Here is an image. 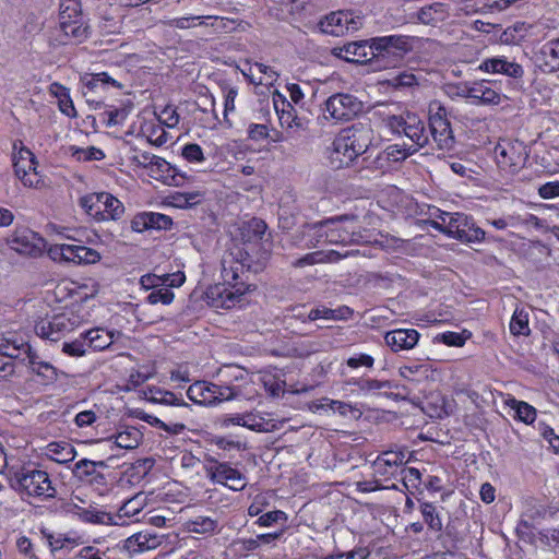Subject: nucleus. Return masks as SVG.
Instances as JSON below:
<instances>
[{
  "label": "nucleus",
  "instance_id": "1",
  "mask_svg": "<svg viewBox=\"0 0 559 559\" xmlns=\"http://www.w3.org/2000/svg\"><path fill=\"white\" fill-rule=\"evenodd\" d=\"M250 265L243 261H235L233 254L225 255L222 260V276L224 284L212 287L207 297L213 298V306L230 309L241 301V297L255 288L248 284V271Z\"/></svg>",
  "mask_w": 559,
  "mask_h": 559
},
{
  "label": "nucleus",
  "instance_id": "2",
  "mask_svg": "<svg viewBox=\"0 0 559 559\" xmlns=\"http://www.w3.org/2000/svg\"><path fill=\"white\" fill-rule=\"evenodd\" d=\"M9 481L11 488L23 499L27 497L44 501L55 498L57 493L48 473L41 469L27 467L10 468Z\"/></svg>",
  "mask_w": 559,
  "mask_h": 559
},
{
  "label": "nucleus",
  "instance_id": "3",
  "mask_svg": "<svg viewBox=\"0 0 559 559\" xmlns=\"http://www.w3.org/2000/svg\"><path fill=\"white\" fill-rule=\"evenodd\" d=\"M413 49L411 38L405 35H389L371 38L370 66L374 70L396 68Z\"/></svg>",
  "mask_w": 559,
  "mask_h": 559
},
{
  "label": "nucleus",
  "instance_id": "4",
  "mask_svg": "<svg viewBox=\"0 0 559 559\" xmlns=\"http://www.w3.org/2000/svg\"><path fill=\"white\" fill-rule=\"evenodd\" d=\"M385 126L395 134L407 136L417 150L429 144V135L426 132L425 122L413 112L390 115L385 118Z\"/></svg>",
  "mask_w": 559,
  "mask_h": 559
},
{
  "label": "nucleus",
  "instance_id": "5",
  "mask_svg": "<svg viewBox=\"0 0 559 559\" xmlns=\"http://www.w3.org/2000/svg\"><path fill=\"white\" fill-rule=\"evenodd\" d=\"M79 324V316L72 312H62L38 320L34 329L39 337L57 342L67 333L73 331Z\"/></svg>",
  "mask_w": 559,
  "mask_h": 559
},
{
  "label": "nucleus",
  "instance_id": "6",
  "mask_svg": "<svg viewBox=\"0 0 559 559\" xmlns=\"http://www.w3.org/2000/svg\"><path fill=\"white\" fill-rule=\"evenodd\" d=\"M497 164L500 168L516 174L528 158L524 142L519 140H502L495 147Z\"/></svg>",
  "mask_w": 559,
  "mask_h": 559
},
{
  "label": "nucleus",
  "instance_id": "7",
  "mask_svg": "<svg viewBox=\"0 0 559 559\" xmlns=\"http://www.w3.org/2000/svg\"><path fill=\"white\" fill-rule=\"evenodd\" d=\"M325 240L329 243H352L358 237V217L353 214L333 216L324 219Z\"/></svg>",
  "mask_w": 559,
  "mask_h": 559
},
{
  "label": "nucleus",
  "instance_id": "8",
  "mask_svg": "<svg viewBox=\"0 0 559 559\" xmlns=\"http://www.w3.org/2000/svg\"><path fill=\"white\" fill-rule=\"evenodd\" d=\"M362 103L354 95L336 93L324 103V110L336 122L349 121L362 111Z\"/></svg>",
  "mask_w": 559,
  "mask_h": 559
},
{
  "label": "nucleus",
  "instance_id": "9",
  "mask_svg": "<svg viewBox=\"0 0 559 559\" xmlns=\"http://www.w3.org/2000/svg\"><path fill=\"white\" fill-rule=\"evenodd\" d=\"M372 141V129L364 123L353 124L337 135L340 147H349L352 156L365 154ZM346 151V148H344Z\"/></svg>",
  "mask_w": 559,
  "mask_h": 559
},
{
  "label": "nucleus",
  "instance_id": "10",
  "mask_svg": "<svg viewBox=\"0 0 559 559\" xmlns=\"http://www.w3.org/2000/svg\"><path fill=\"white\" fill-rule=\"evenodd\" d=\"M485 230L478 227L473 217L464 213H454L449 221V237L465 243L480 242Z\"/></svg>",
  "mask_w": 559,
  "mask_h": 559
},
{
  "label": "nucleus",
  "instance_id": "11",
  "mask_svg": "<svg viewBox=\"0 0 559 559\" xmlns=\"http://www.w3.org/2000/svg\"><path fill=\"white\" fill-rule=\"evenodd\" d=\"M429 132L439 150L451 151L454 147L455 139L451 123L448 120L445 108L441 105L429 117Z\"/></svg>",
  "mask_w": 559,
  "mask_h": 559
},
{
  "label": "nucleus",
  "instance_id": "12",
  "mask_svg": "<svg viewBox=\"0 0 559 559\" xmlns=\"http://www.w3.org/2000/svg\"><path fill=\"white\" fill-rule=\"evenodd\" d=\"M205 472L212 481L225 485L234 491H240L247 485L246 477L228 463H221L210 459L209 464L205 466Z\"/></svg>",
  "mask_w": 559,
  "mask_h": 559
},
{
  "label": "nucleus",
  "instance_id": "13",
  "mask_svg": "<svg viewBox=\"0 0 559 559\" xmlns=\"http://www.w3.org/2000/svg\"><path fill=\"white\" fill-rule=\"evenodd\" d=\"M163 23L169 27L178 29H189L195 26H210L214 32H217L225 27L224 19L215 15H188L163 21Z\"/></svg>",
  "mask_w": 559,
  "mask_h": 559
},
{
  "label": "nucleus",
  "instance_id": "14",
  "mask_svg": "<svg viewBox=\"0 0 559 559\" xmlns=\"http://www.w3.org/2000/svg\"><path fill=\"white\" fill-rule=\"evenodd\" d=\"M420 334L415 329H396L385 333L384 342L393 353L413 349L419 341Z\"/></svg>",
  "mask_w": 559,
  "mask_h": 559
},
{
  "label": "nucleus",
  "instance_id": "15",
  "mask_svg": "<svg viewBox=\"0 0 559 559\" xmlns=\"http://www.w3.org/2000/svg\"><path fill=\"white\" fill-rule=\"evenodd\" d=\"M171 225L173 219L170 216L154 212L139 213L131 221V228L136 233H142L148 229L168 230Z\"/></svg>",
  "mask_w": 559,
  "mask_h": 559
},
{
  "label": "nucleus",
  "instance_id": "16",
  "mask_svg": "<svg viewBox=\"0 0 559 559\" xmlns=\"http://www.w3.org/2000/svg\"><path fill=\"white\" fill-rule=\"evenodd\" d=\"M535 60L545 73L559 71V38L545 43L535 53Z\"/></svg>",
  "mask_w": 559,
  "mask_h": 559
},
{
  "label": "nucleus",
  "instance_id": "17",
  "mask_svg": "<svg viewBox=\"0 0 559 559\" xmlns=\"http://www.w3.org/2000/svg\"><path fill=\"white\" fill-rule=\"evenodd\" d=\"M73 476L81 483L92 486L104 487L106 485V477L103 473L95 468L92 460L82 459L74 464L72 469Z\"/></svg>",
  "mask_w": 559,
  "mask_h": 559
},
{
  "label": "nucleus",
  "instance_id": "18",
  "mask_svg": "<svg viewBox=\"0 0 559 559\" xmlns=\"http://www.w3.org/2000/svg\"><path fill=\"white\" fill-rule=\"evenodd\" d=\"M59 28L63 36V38H61L63 44L69 40L82 43L90 36V26L84 17L70 19V21L59 19Z\"/></svg>",
  "mask_w": 559,
  "mask_h": 559
},
{
  "label": "nucleus",
  "instance_id": "19",
  "mask_svg": "<svg viewBox=\"0 0 559 559\" xmlns=\"http://www.w3.org/2000/svg\"><path fill=\"white\" fill-rule=\"evenodd\" d=\"M151 176L156 179H163L168 185L181 186L186 179L183 174L166 162L164 158L156 156L150 168Z\"/></svg>",
  "mask_w": 559,
  "mask_h": 559
},
{
  "label": "nucleus",
  "instance_id": "20",
  "mask_svg": "<svg viewBox=\"0 0 559 559\" xmlns=\"http://www.w3.org/2000/svg\"><path fill=\"white\" fill-rule=\"evenodd\" d=\"M63 261L78 264H92L100 260V254L82 245H71L60 249Z\"/></svg>",
  "mask_w": 559,
  "mask_h": 559
},
{
  "label": "nucleus",
  "instance_id": "21",
  "mask_svg": "<svg viewBox=\"0 0 559 559\" xmlns=\"http://www.w3.org/2000/svg\"><path fill=\"white\" fill-rule=\"evenodd\" d=\"M480 69L491 73H502L513 79H521L524 70L521 64L510 62L506 58H491L486 59Z\"/></svg>",
  "mask_w": 559,
  "mask_h": 559
},
{
  "label": "nucleus",
  "instance_id": "22",
  "mask_svg": "<svg viewBox=\"0 0 559 559\" xmlns=\"http://www.w3.org/2000/svg\"><path fill=\"white\" fill-rule=\"evenodd\" d=\"M370 52L371 38L369 40L347 43L341 48V53H344L342 57L347 61L356 63H370Z\"/></svg>",
  "mask_w": 559,
  "mask_h": 559
},
{
  "label": "nucleus",
  "instance_id": "23",
  "mask_svg": "<svg viewBox=\"0 0 559 559\" xmlns=\"http://www.w3.org/2000/svg\"><path fill=\"white\" fill-rule=\"evenodd\" d=\"M531 29V24L518 21L502 31L499 41L510 46L521 45L530 36Z\"/></svg>",
  "mask_w": 559,
  "mask_h": 559
},
{
  "label": "nucleus",
  "instance_id": "24",
  "mask_svg": "<svg viewBox=\"0 0 559 559\" xmlns=\"http://www.w3.org/2000/svg\"><path fill=\"white\" fill-rule=\"evenodd\" d=\"M26 359L32 371L41 377L45 383H53L58 380L57 369L51 364L39 360L38 355L32 348H27Z\"/></svg>",
  "mask_w": 559,
  "mask_h": 559
},
{
  "label": "nucleus",
  "instance_id": "25",
  "mask_svg": "<svg viewBox=\"0 0 559 559\" xmlns=\"http://www.w3.org/2000/svg\"><path fill=\"white\" fill-rule=\"evenodd\" d=\"M349 17L343 12H332L320 22V28L323 33L338 36L344 29H348Z\"/></svg>",
  "mask_w": 559,
  "mask_h": 559
},
{
  "label": "nucleus",
  "instance_id": "26",
  "mask_svg": "<svg viewBox=\"0 0 559 559\" xmlns=\"http://www.w3.org/2000/svg\"><path fill=\"white\" fill-rule=\"evenodd\" d=\"M473 104L483 105H497L500 103L501 97L499 93L488 86L485 82L475 83L469 91Z\"/></svg>",
  "mask_w": 559,
  "mask_h": 559
},
{
  "label": "nucleus",
  "instance_id": "27",
  "mask_svg": "<svg viewBox=\"0 0 559 559\" xmlns=\"http://www.w3.org/2000/svg\"><path fill=\"white\" fill-rule=\"evenodd\" d=\"M27 348H32L31 345L15 336L0 340V354L13 359H19L22 354H25V358H22V360H25L27 358Z\"/></svg>",
  "mask_w": 559,
  "mask_h": 559
},
{
  "label": "nucleus",
  "instance_id": "28",
  "mask_svg": "<svg viewBox=\"0 0 559 559\" xmlns=\"http://www.w3.org/2000/svg\"><path fill=\"white\" fill-rule=\"evenodd\" d=\"M188 397L197 404L212 405L214 396L212 395V383L205 381H197L191 384L187 391Z\"/></svg>",
  "mask_w": 559,
  "mask_h": 559
},
{
  "label": "nucleus",
  "instance_id": "29",
  "mask_svg": "<svg viewBox=\"0 0 559 559\" xmlns=\"http://www.w3.org/2000/svg\"><path fill=\"white\" fill-rule=\"evenodd\" d=\"M325 233L326 224H324V221L317 223H306L302 225L304 236L309 237V240L307 241L308 248H317L323 243H329L325 240Z\"/></svg>",
  "mask_w": 559,
  "mask_h": 559
},
{
  "label": "nucleus",
  "instance_id": "30",
  "mask_svg": "<svg viewBox=\"0 0 559 559\" xmlns=\"http://www.w3.org/2000/svg\"><path fill=\"white\" fill-rule=\"evenodd\" d=\"M33 238H35V234L31 231L16 233L11 238L10 246L20 253L35 255L39 252V249L32 243Z\"/></svg>",
  "mask_w": 559,
  "mask_h": 559
},
{
  "label": "nucleus",
  "instance_id": "31",
  "mask_svg": "<svg viewBox=\"0 0 559 559\" xmlns=\"http://www.w3.org/2000/svg\"><path fill=\"white\" fill-rule=\"evenodd\" d=\"M114 438V443L117 448L132 450L139 447L143 435L135 427H127L123 431L118 432Z\"/></svg>",
  "mask_w": 559,
  "mask_h": 559
},
{
  "label": "nucleus",
  "instance_id": "32",
  "mask_svg": "<svg viewBox=\"0 0 559 559\" xmlns=\"http://www.w3.org/2000/svg\"><path fill=\"white\" fill-rule=\"evenodd\" d=\"M159 545L158 537L148 533H136L127 539V547L132 551H145Z\"/></svg>",
  "mask_w": 559,
  "mask_h": 559
},
{
  "label": "nucleus",
  "instance_id": "33",
  "mask_svg": "<svg viewBox=\"0 0 559 559\" xmlns=\"http://www.w3.org/2000/svg\"><path fill=\"white\" fill-rule=\"evenodd\" d=\"M333 148L329 155L330 165L335 168H344L348 167L357 157L352 156V152L349 151V147H346V151H344L345 147H340L337 143V136L333 141Z\"/></svg>",
  "mask_w": 559,
  "mask_h": 559
},
{
  "label": "nucleus",
  "instance_id": "34",
  "mask_svg": "<svg viewBox=\"0 0 559 559\" xmlns=\"http://www.w3.org/2000/svg\"><path fill=\"white\" fill-rule=\"evenodd\" d=\"M405 453L403 451H384L382 452L373 465L377 468V472L384 475L386 473V466H400L404 464Z\"/></svg>",
  "mask_w": 559,
  "mask_h": 559
},
{
  "label": "nucleus",
  "instance_id": "35",
  "mask_svg": "<svg viewBox=\"0 0 559 559\" xmlns=\"http://www.w3.org/2000/svg\"><path fill=\"white\" fill-rule=\"evenodd\" d=\"M510 332L514 336H528L531 329L528 325V313L523 308H516L510 321Z\"/></svg>",
  "mask_w": 559,
  "mask_h": 559
},
{
  "label": "nucleus",
  "instance_id": "36",
  "mask_svg": "<svg viewBox=\"0 0 559 559\" xmlns=\"http://www.w3.org/2000/svg\"><path fill=\"white\" fill-rule=\"evenodd\" d=\"M107 192L92 193L84 195L80 199L81 206L93 216L103 215L106 200L100 198L106 195Z\"/></svg>",
  "mask_w": 559,
  "mask_h": 559
},
{
  "label": "nucleus",
  "instance_id": "37",
  "mask_svg": "<svg viewBox=\"0 0 559 559\" xmlns=\"http://www.w3.org/2000/svg\"><path fill=\"white\" fill-rule=\"evenodd\" d=\"M87 347H92L96 350H103L112 343V337L109 332L94 329L90 330L84 334Z\"/></svg>",
  "mask_w": 559,
  "mask_h": 559
},
{
  "label": "nucleus",
  "instance_id": "38",
  "mask_svg": "<svg viewBox=\"0 0 559 559\" xmlns=\"http://www.w3.org/2000/svg\"><path fill=\"white\" fill-rule=\"evenodd\" d=\"M419 509L423 519L425 523L428 525L429 530L432 532L440 533L443 528V524L439 513L436 510V507L430 502H421Z\"/></svg>",
  "mask_w": 559,
  "mask_h": 559
},
{
  "label": "nucleus",
  "instance_id": "39",
  "mask_svg": "<svg viewBox=\"0 0 559 559\" xmlns=\"http://www.w3.org/2000/svg\"><path fill=\"white\" fill-rule=\"evenodd\" d=\"M59 10V19L70 21V19L84 17L81 0H60Z\"/></svg>",
  "mask_w": 559,
  "mask_h": 559
},
{
  "label": "nucleus",
  "instance_id": "40",
  "mask_svg": "<svg viewBox=\"0 0 559 559\" xmlns=\"http://www.w3.org/2000/svg\"><path fill=\"white\" fill-rule=\"evenodd\" d=\"M49 452L55 455L53 460L59 463H67L74 460L76 451L70 443L52 442L48 445Z\"/></svg>",
  "mask_w": 559,
  "mask_h": 559
},
{
  "label": "nucleus",
  "instance_id": "41",
  "mask_svg": "<svg viewBox=\"0 0 559 559\" xmlns=\"http://www.w3.org/2000/svg\"><path fill=\"white\" fill-rule=\"evenodd\" d=\"M108 84L115 86L116 88H122L123 87V85L121 83H119L118 81L112 79L106 72H99V73L91 74V75H88V76H86L84 79V85H85V87L88 91H94V90H96L99 86H105V85H108Z\"/></svg>",
  "mask_w": 559,
  "mask_h": 559
},
{
  "label": "nucleus",
  "instance_id": "42",
  "mask_svg": "<svg viewBox=\"0 0 559 559\" xmlns=\"http://www.w3.org/2000/svg\"><path fill=\"white\" fill-rule=\"evenodd\" d=\"M395 90L413 88L419 85V78L412 72L403 71L388 80Z\"/></svg>",
  "mask_w": 559,
  "mask_h": 559
},
{
  "label": "nucleus",
  "instance_id": "43",
  "mask_svg": "<svg viewBox=\"0 0 559 559\" xmlns=\"http://www.w3.org/2000/svg\"><path fill=\"white\" fill-rule=\"evenodd\" d=\"M217 528V521L209 516H195L188 523V530L191 533L209 534L215 532Z\"/></svg>",
  "mask_w": 559,
  "mask_h": 559
},
{
  "label": "nucleus",
  "instance_id": "44",
  "mask_svg": "<svg viewBox=\"0 0 559 559\" xmlns=\"http://www.w3.org/2000/svg\"><path fill=\"white\" fill-rule=\"evenodd\" d=\"M510 406L515 411V417L525 423L532 424L536 418V409L526 402L511 400Z\"/></svg>",
  "mask_w": 559,
  "mask_h": 559
},
{
  "label": "nucleus",
  "instance_id": "45",
  "mask_svg": "<svg viewBox=\"0 0 559 559\" xmlns=\"http://www.w3.org/2000/svg\"><path fill=\"white\" fill-rule=\"evenodd\" d=\"M399 372L407 381L419 382L428 378L429 368L426 365L403 366Z\"/></svg>",
  "mask_w": 559,
  "mask_h": 559
},
{
  "label": "nucleus",
  "instance_id": "46",
  "mask_svg": "<svg viewBox=\"0 0 559 559\" xmlns=\"http://www.w3.org/2000/svg\"><path fill=\"white\" fill-rule=\"evenodd\" d=\"M217 424L223 428H227L230 425H237L247 427L253 431H265L261 424H249L242 415H223L217 418Z\"/></svg>",
  "mask_w": 559,
  "mask_h": 559
},
{
  "label": "nucleus",
  "instance_id": "47",
  "mask_svg": "<svg viewBox=\"0 0 559 559\" xmlns=\"http://www.w3.org/2000/svg\"><path fill=\"white\" fill-rule=\"evenodd\" d=\"M362 392H378L381 390H391L394 388L389 380L358 379L353 382Z\"/></svg>",
  "mask_w": 559,
  "mask_h": 559
},
{
  "label": "nucleus",
  "instance_id": "48",
  "mask_svg": "<svg viewBox=\"0 0 559 559\" xmlns=\"http://www.w3.org/2000/svg\"><path fill=\"white\" fill-rule=\"evenodd\" d=\"M52 88H58L60 91L59 94V109L62 114H64L68 117H75L76 110L74 108L73 102L69 95L68 88H66L63 85L59 83H53Z\"/></svg>",
  "mask_w": 559,
  "mask_h": 559
},
{
  "label": "nucleus",
  "instance_id": "49",
  "mask_svg": "<svg viewBox=\"0 0 559 559\" xmlns=\"http://www.w3.org/2000/svg\"><path fill=\"white\" fill-rule=\"evenodd\" d=\"M71 155L76 158V160H102L105 158V154L100 148L95 146H90L86 148H81L76 146L70 147Z\"/></svg>",
  "mask_w": 559,
  "mask_h": 559
},
{
  "label": "nucleus",
  "instance_id": "50",
  "mask_svg": "<svg viewBox=\"0 0 559 559\" xmlns=\"http://www.w3.org/2000/svg\"><path fill=\"white\" fill-rule=\"evenodd\" d=\"M416 152V147H406L405 145L393 144L388 146V148L385 150V155L388 160L400 162L404 160L405 158H407L408 156L413 155Z\"/></svg>",
  "mask_w": 559,
  "mask_h": 559
},
{
  "label": "nucleus",
  "instance_id": "51",
  "mask_svg": "<svg viewBox=\"0 0 559 559\" xmlns=\"http://www.w3.org/2000/svg\"><path fill=\"white\" fill-rule=\"evenodd\" d=\"M100 198H105L106 200L104 215L107 214L111 219H119L124 212L123 204L110 193H106V195H102Z\"/></svg>",
  "mask_w": 559,
  "mask_h": 559
},
{
  "label": "nucleus",
  "instance_id": "52",
  "mask_svg": "<svg viewBox=\"0 0 559 559\" xmlns=\"http://www.w3.org/2000/svg\"><path fill=\"white\" fill-rule=\"evenodd\" d=\"M143 509V500L140 499L139 496H134L133 498L127 500L119 509L117 516L119 519L133 518L138 515Z\"/></svg>",
  "mask_w": 559,
  "mask_h": 559
},
{
  "label": "nucleus",
  "instance_id": "53",
  "mask_svg": "<svg viewBox=\"0 0 559 559\" xmlns=\"http://www.w3.org/2000/svg\"><path fill=\"white\" fill-rule=\"evenodd\" d=\"M174 297L175 295L169 288L160 286V288L152 290L147 295L146 300L151 305H156L158 302L169 305L173 302Z\"/></svg>",
  "mask_w": 559,
  "mask_h": 559
},
{
  "label": "nucleus",
  "instance_id": "54",
  "mask_svg": "<svg viewBox=\"0 0 559 559\" xmlns=\"http://www.w3.org/2000/svg\"><path fill=\"white\" fill-rule=\"evenodd\" d=\"M82 340H75L73 342H64L62 345V352L72 357H81L86 353V341L84 334Z\"/></svg>",
  "mask_w": 559,
  "mask_h": 559
},
{
  "label": "nucleus",
  "instance_id": "55",
  "mask_svg": "<svg viewBox=\"0 0 559 559\" xmlns=\"http://www.w3.org/2000/svg\"><path fill=\"white\" fill-rule=\"evenodd\" d=\"M212 395L214 396V404L223 401H230L237 396L235 388L227 385L212 384Z\"/></svg>",
  "mask_w": 559,
  "mask_h": 559
},
{
  "label": "nucleus",
  "instance_id": "56",
  "mask_svg": "<svg viewBox=\"0 0 559 559\" xmlns=\"http://www.w3.org/2000/svg\"><path fill=\"white\" fill-rule=\"evenodd\" d=\"M282 105L284 107H287L288 111H285V108L280 109L275 105L276 111L278 114L280 122H281L282 127H286L287 130H293V122L295 121L294 115H296V110L293 107V105L289 103L283 102Z\"/></svg>",
  "mask_w": 559,
  "mask_h": 559
},
{
  "label": "nucleus",
  "instance_id": "57",
  "mask_svg": "<svg viewBox=\"0 0 559 559\" xmlns=\"http://www.w3.org/2000/svg\"><path fill=\"white\" fill-rule=\"evenodd\" d=\"M266 224L264 221L259 218H252L248 225L247 229L251 236L248 237V240H261L266 231Z\"/></svg>",
  "mask_w": 559,
  "mask_h": 559
},
{
  "label": "nucleus",
  "instance_id": "58",
  "mask_svg": "<svg viewBox=\"0 0 559 559\" xmlns=\"http://www.w3.org/2000/svg\"><path fill=\"white\" fill-rule=\"evenodd\" d=\"M287 515L284 511L274 510L260 515L257 520V524L260 526H271L278 521H286Z\"/></svg>",
  "mask_w": 559,
  "mask_h": 559
},
{
  "label": "nucleus",
  "instance_id": "59",
  "mask_svg": "<svg viewBox=\"0 0 559 559\" xmlns=\"http://www.w3.org/2000/svg\"><path fill=\"white\" fill-rule=\"evenodd\" d=\"M82 516L85 521H88L92 523H100V524L114 523L116 525L118 524V522L112 521V516L109 513L100 512V511H96V510L84 511Z\"/></svg>",
  "mask_w": 559,
  "mask_h": 559
},
{
  "label": "nucleus",
  "instance_id": "60",
  "mask_svg": "<svg viewBox=\"0 0 559 559\" xmlns=\"http://www.w3.org/2000/svg\"><path fill=\"white\" fill-rule=\"evenodd\" d=\"M182 156L191 163L194 162H203L204 155L201 146L195 143H190L183 146L182 148Z\"/></svg>",
  "mask_w": 559,
  "mask_h": 559
},
{
  "label": "nucleus",
  "instance_id": "61",
  "mask_svg": "<svg viewBox=\"0 0 559 559\" xmlns=\"http://www.w3.org/2000/svg\"><path fill=\"white\" fill-rule=\"evenodd\" d=\"M152 392L160 395V397H157L158 403H160V404L189 407V405L186 402H183L182 400H179L175 395V393H173L170 391H164L162 389H156V390H153Z\"/></svg>",
  "mask_w": 559,
  "mask_h": 559
},
{
  "label": "nucleus",
  "instance_id": "62",
  "mask_svg": "<svg viewBox=\"0 0 559 559\" xmlns=\"http://www.w3.org/2000/svg\"><path fill=\"white\" fill-rule=\"evenodd\" d=\"M346 364L350 368H359V367H366V368H372L374 364V359L372 356L368 354H358L353 357H349L346 360Z\"/></svg>",
  "mask_w": 559,
  "mask_h": 559
},
{
  "label": "nucleus",
  "instance_id": "63",
  "mask_svg": "<svg viewBox=\"0 0 559 559\" xmlns=\"http://www.w3.org/2000/svg\"><path fill=\"white\" fill-rule=\"evenodd\" d=\"M159 118L169 128H174L179 123V115L171 106H166L162 110Z\"/></svg>",
  "mask_w": 559,
  "mask_h": 559
},
{
  "label": "nucleus",
  "instance_id": "64",
  "mask_svg": "<svg viewBox=\"0 0 559 559\" xmlns=\"http://www.w3.org/2000/svg\"><path fill=\"white\" fill-rule=\"evenodd\" d=\"M538 193L543 199L559 197V181H551L540 186Z\"/></svg>",
  "mask_w": 559,
  "mask_h": 559
}]
</instances>
